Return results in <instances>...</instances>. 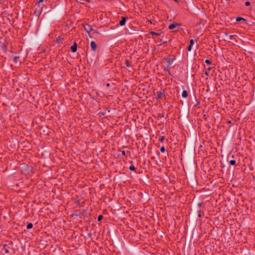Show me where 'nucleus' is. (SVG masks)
<instances>
[{
	"mask_svg": "<svg viewBox=\"0 0 255 255\" xmlns=\"http://www.w3.org/2000/svg\"><path fill=\"white\" fill-rule=\"evenodd\" d=\"M84 28L85 30L89 33L92 30H93V29L90 25L89 24H86L84 26Z\"/></svg>",
	"mask_w": 255,
	"mask_h": 255,
	"instance_id": "nucleus-1",
	"label": "nucleus"
},
{
	"mask_svg": "<svg viewBox=\"0 0 255 255\" xmlns=\"http://www.w3.org/2000/svg\"><path fill=\"white\" fill-rule=\"evenodd\" d=\"M164 93L162 91L157 92L155 94L156 97L157 99H161Z\"/></svg>",
	"mask_w": 255,
	"mask_h": 255,
	"instance_id": "nucleus-2",
	"label": "nucleus"
},
{
	"mask_svg": "<svg viewBox=\"0 0 255 255\" xmlns=\"http://www.w3.org/2000/svg\"><path fill=\"white\" fill-rule=\"evenodd\" d=\"M179 25H180V24H179L174 23H172V24H170L169 25L168 28L170 29H174V28H176L177 26H179Z\"/></svg>",
	"mask_w": 255,
	"mask_h": 255,
	"instance_id": "nucleus-3",
	"label": "nucleus"
},
{
	"mask_svg": "<svg viewBox=\"0 0 255 255\" xmlns=\"http://www.w3.org/2000/svg\"><path fill=\"white\" fill-rule=\"evenodd\" d=\"M90 45H91V48L93 50H95L96 49V48H97V44H96V43L94 41H92L91 42Z\"/></svg>",
	"mask_w": 255,
	"mask_h": 255,
	"instance_id": "nucleus-4",
	"label": "nucleus"
},
{
	"mask_svg": "<svg viewBox=\"0 0 255 255\" xmlns=\"http://www.w3.org/2000/svg\"><path fill=\"white\" fill-rule=\"evenodd\" d=\"M127 17H123L122 19L120 21V24L121 26H123L125 24Z\"/></svg>",
	"mask_w": 255,
	"mask_h": 255,
	"instance_id": "nucleus-5",
	"label": "nucleus"
},
{
	"mask_svg": "<svg viewBox=\"0 0 255 255\" xmlns=\"http://www.w3.org/2000/svg\"><path fill=\"white\" fill-rule=\"evenodd\" d=\"M77 46L76 43H74V45H73L71 47V49L72 51L73 52H76L77 50Z\"/></svg>",
	"mask_w": 255,
	"mask_h": 255,
	"instance_id": "nucleus-6",
	"label": "nucleus"
},
{
	"mask_svg": "<svg viewBox=\"0 0 255 255\" xmlns=\"http://www.w3.org/2000/svg\"><path fill=\"white\" fill-rule=\"evenodd\" d=\"M193 43H194L193 40V39L190 40V44L188 46V48L189 51H191V49H192V46L193 44Z\"/></svg>",
	"mask_w": 255,
	"mask_h": 255,
	"instance_id": "nucleus-7",
	"label": "nucleus"
},
{
	"mask_svg": "<svg viewBox=\"0 0 255 255\" xmlns=\"http://www.w3.org/2000/svg\"><path fill=\"white\" fill-rule=\"evenodd\" d=\"M188 96V93L186 91L184 90L182 93V97L183 98H186Z\"/></svg>",
	"mask_w": 255,
	"mask_h": 255,
	"instance_id": "nucleus-8",
	"label": "nucleus"
},
{
	"mask_svg": "<svg viewBox=\"0 0 255 255\" xmlns=\"http://www.w3.org/2000/svg\"><path fill=\"white\" fill-rule=\"evenodd\" d=\"M236 20L237 21H241V20H244V21H246V19H244V18H242L241 17H238L236 18Z\"/></svg>",
	"mask_w": 255,
	"mask_h": 255,
	"instance_id": "nucleus-9",
	"label": "nucleus"
},
{
	"mask_svg": "<svg viewBox=\"0 0 255 255\" xmlns=\"http://www.w3.org/2000/svg\"><path fill=\"white\" fill-rule=\"evenodd\" d=\"M33 227V224L32 223H29L27 225V229H31Z\"/></svg>",
	"mask_w": 255,
	"mask_h": 255,
	"instance_id": "nucleus-10",
	"label": "nucleus"
},
{
	"mask_svg": "<svg viewBox=\"0 0 255 255\" xmlns=\"http://www.w3.org/2000/svg\"><path fill=\"white\" fill-rule=\"evenodd\" d=\"M129 169L131 171H133L135 169V168L133 165H132L129 166Z\"/></svg>",
	"mask_w": 255,
	"mask_h": 255,
	"instance_id": "nucleus-11",
	"label": "nucleus"
},
{
	"mask_svg": "<svg viewBox=\"0 0 255 255\" xmlns=\"http://www.w3.org/2000/svg\"><path fill=\"white\" fill-rule=\"evenodd\" d=\"M230 163L231 165H234L236 164V161L235 160H231L230 161Z\"/></svg>",
	"mask_w": 255,
	"mask_h": 255,
	"instance_id": "nucleus-12",
	"label": "nucleus"
},
{
	"mask_svg": "<svg viewBox=\"0 0 255 255\" xmlns=\"http://www.w3.org/2000/svg\"><path fill=\"white\" fill-rule=\"evenodd\" d=\"M103 218V216L102 215H100L98 216V221H101V220Z\"/></svg>",
	"mask_w": 255,
	"mask_h": 255,
	"instance_id": "nucleus-13",
	"label": "nucleus"
},
{
	"mask_svg": "<svg viewBox=\"0 0 255 255\" xmlns=\"http://www.w3.org/2000/svg\"><path fill=\"white\" fill-rule=\"evenodd\" d=\"M205 63H206L208 65H210L211 64V61L208 59H206L205 60Z\"/></svg>",
	"mask_w": 255,
	"mask_h": 255,
	"instance_id": "nucleus-14",
	"label": "nucleus"
},
{
	"mask_svg": "<svg viewBox=\"0 0 255 255\" xmlns=\"http://www.w3.org/2000/svg\"><path fill=\"white\" fill-rule=\"evenodd\" d=\"M160 150L161 152H163L165 151V148L163 146H162L160 148Z\"/></svg>",
	"mask_w": 255,
	"mask_h": 255,
	"instance_id": "nucleus-15",
	"label": "nucleus"
},
{
	"mask_svg": "<svg viewBox=\"0 0 255 255\" xmlns=\"http://www.w3.org/2000/svg\"><path fill=\"white\" fill-rule=\"evenodd\" d=\"M166 61H167V62L168 63H170V62H171V59L170 58H167V59H166Z\"/></svg>",
	"mask_w": 255,
	"mask_h": 255,
	"instance_id": "nucleus-16",
	"label": "nucleus"
},
{
	"mask_svg": "<svg viewBox=\"0 0 255 255\" xmlns=\"http://www.w3.org/2000/svg\"><path fill=\"white\" fill-rule=\"evenodd\" d=\"M245 4L246 6H249L250 5V2L249 1H247L246 3H245Z\"/></svg>",
	"mask_w": 255,
	"mask_h": 255,
	"instance_id": "nucleus-17",
	"label": "nucleus"
},
{
	"mask_svg": "<svg viewBox=\"0 0 255 255\" xmlns=\"http://www.w3.org/2000/svg\"><path fill=\"white\" fill-rule=\"evenodd\" d=\"M151 34L152 35H157V33H155V32H151Z\"/></svg>",
	"mask_w": 255,
	"mask_h": 255,
	"instance_id": "nucleus-18",
	"label": "nucleus"
},
{
	"mask_svg": "<svg viewBox=\"0 0 255 255\" xmlns=\"http://www.w3.org/2000/svg\"><path fill=\"white\" fill-rule=\"evenodd\" d=\"M43 0H39L38 1V3H40V2H42L43 1Z\"/></svg>",
	"mask_w": 255,
	"mask_h": 255,
	"instance_id": "nucleus-19",
	"label": "nucleus"
},
{
	"mask_svg": "<svg viewBox=\"0 0 255 255\" xmlns=\"http://www.w3.org/2000/svg\"><path fill=\"white\" fill-rule=\"evenodd\" d=\"M230 39H233V35H230Z\"/></svg>",
	"mask_w": 255,
	"mask_h": 255,
	"instance_id": "nucleus-20",
	"label": "nucleus"
},
{
	"mask_svg": "<svg viewBox=\"0 0 255 255\" xmlns=\"http://www.w3.org/2000/svg\"><path fill=\"white\" fill-rule=\"evenodd\" d=\"M18 58V57H15V60H17Z\"/></svg>",
	"mask_w": 255,
	"mask_h": 255,
	"instance_id": "nucleus-21",
	"label": "nucleus"
},
{
	"mask_svg": "<svg viewBox=\"0 0 255 255\" xmlns=\"http://www.w3.org/2000/svg\"><path fill=\"white\" fill-rule=\"evenodd\" d=\"M205 74L208 75V73L207 72H206V73H205Z\"/></svg>",
	"mask_w": 255,
	"mask_h": 255,
	"instance_id": "nucleus-22",
	"label": "nucleus"
}]
</instances>
